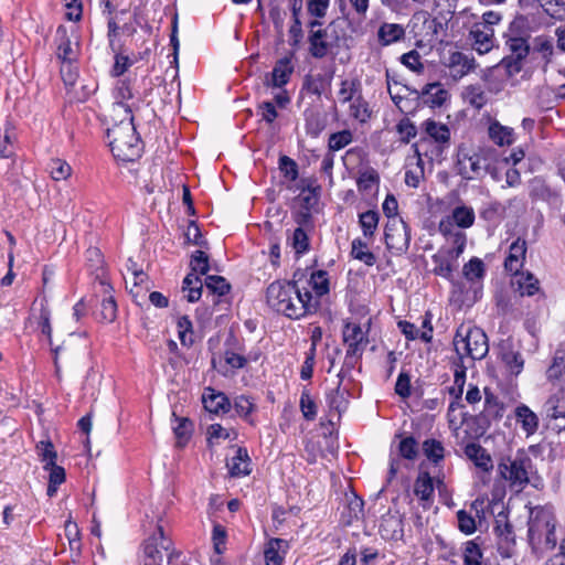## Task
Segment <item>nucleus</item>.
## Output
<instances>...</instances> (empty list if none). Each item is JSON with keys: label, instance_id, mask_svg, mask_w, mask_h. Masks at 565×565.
Masks as SVG:
<instances>
[{"label": "nucleus", "instance_id": "nucleus-14", "mask_svg": "<svg viewBox=\"0 0 565 565\" xmlns=\"http://www.w3.org/2000/svg\"><path fill=\"white\" fill-rule=\"evenodd\" d=\"M306 185L302 186L301 192L298 196L301 212L297 217L299 224H305L310 218L311 210L318 204L320 196V185L312 180H302Z\"/></svg>", "mask_w": 565, "mask_h": 565}, {"label": "nucleus", "instance_id": "nucleus-28", "mask_svg": "<svg viewBox=\"0 0 565 565\" xmlns=\"http://www.w3.org/2000/svg\"><path fill=\"white\" fill-rule=\"evenodd\" d=\"M514 416L518 424L526 437L534 435L540 425L539 416L525 404L518 405L514 409Z\"/></svg>", "mask_w": 565, "mask_h": 565}, {"label": "nucleus", "instance_id": "nucleus-18", "mask_svg": "<svg viewBox=\"0 0 565 565\" xmlns=\"http://www.w3.org/2000/svg\"><path fill=\"white\" fill-rule=\"evenodd\" d=\"M542 414L550 420H555V428L565 429V398L554 394L543 405Z\"/></svg>", "mask_w": 565, "mask_h": 565}, {"label": "nucleus", "instance_id": "nucleus-42", "mask_svg": "<svg viewBox=\"0 0 565 565\" xmlns=\"http://www.w3.org/2000/svg\"><path fill=\"white\" fill-rule=\"evenodd\" d=\"M202 288V280L195 274H188L183 279L182 290L186 292L185 298L189 302H195L201 298Z\"/></svg>", "mask_w": 565, "mask_h": 565}, {"label": "nucleus", "instance_id": "nucleus-9", "mask_svg": "<svg viewBox=\"0 0 565 565\" xmlns=\"http://www.w3.org/2000/svg\"><path fill=\"white\" fill-rule=\"evenodd\" d=\"M302 276L303 273L297 271L294 274V294H290L287 303L291 302L299 308L296 310V315H285L290 319H300L316 312L318 308V300L313 298L307 286L302 285Z\"/></svg>", "mask_w": 565, "mask_h": 565}, {"label": "nucleus", "instance_id": "nucleus-24", "mask_svg": "<svg viewBox=\"0 0 565 565\" xmlns=\"http://www.w3.org/2000/svg\"><path fill=\"white\" fill-rule=\"evenodd\" d=\"M457 260L458 258H456L454 255L444 248H440L436 254L431 256L434 274L445 279L451 280Z\"/></svg>", "mask_w": 565, "mask_h": 565}, {"label": "nucleus", "instance_id": "nucleus-50", "mask_svg": "<svg viewBox=\"0 0 565 565\" xmlns=\"http://www.w3.org/2000/svg\"><path fill=\"white\" fill-rule=\"evenodd\" d=\"M353 141V134L349 129L337 131L330 135L328 149L330 152L339 151Z\"/></svg>", "mask_w": 565, "mask_h": 565}, {"label": "nucleus", "instance_id": "nucleus-39", "mask_svg": "<svg viewBox=\"0 0 565 565\" xmlns=\"http://www.w3.org/2000/svg\"><path fill=\"white\" fill-rule=\"evenodd\" d=\"M489 137L498 146H510L514 141V131L510 127L493 121L489 126Z\"/></svg>", "mask_w": 565, "mask_h": 565}, {"label": "nucleus", "instance_id": "nucleus-41", "mask_svg": "<svg viewBox=\"0 0 565 565\" xmlns=\"http://www.w3.org/2000/svg\"><path fill=\"white\" fill-rule=\"evenodd\" d=\"M349 116L364 124L371 118V109L367 102L359 94L349 106Z\"/></svg>", "mask_w": 565, "mask_h": 565}, {"label": "nucleus", "instance_id": "nucleus-43", "mask_svg": "<svg viewBox=\"0 0 565 565\" xmlns=\"http://www.w3.org/2000/svg\"><path fill=\"white\" fill-rule=\"evenodd\" d=\"M367 242L369 241H366L365 238L353 239L351 254L355 259L364 263L365 265L373 266L376 262V257L372 252L369 250Z\"/></svg>", "mask_w": 565, "mask_h": 565}, {"label": "nucleus", "instance_id": "nucleus-63", "mask_svg": "<svg viewBox=\"0 0 565 565\" xmlns=\"http://www.w3.org/2000/svg\"><path fill=\"white\" fill-rule=\"evenodd\" d=\"M235 431L224 428L221 424H212L207 428V441L210 445L218 443L220 439H234Z\"/></svg>", "mask_w": 565, "mask_h": 565}, {"label": "nucleus", "instance_id": "nucleus-37", "mask_svg": "<svg viewBox=\"0 0 565 565\" xmlns=\"http://www.w3.org/2000/svg\"><path fill=\"white\" fill-rule=\"evenodd\" d=\"M505 47L510 52V55L505 57V60H514V63L518 64L523 61L529 52L530 45L524 38L521 36H511L505 40Z\"/></svg>", "mask_w": 565, "mask_h": 565}, {"label": "nucleus", "instance_id": "nucleus-38", "mask_svg": "<svg viewBox=\"0 0 565 565\" xmlns=\"http://www.w3.org/2000/svg\"><path fill=\"white\" fill-rule=\"evenodd\" d=\"M515 277L514 285H516V291L521 296H533L540 290V282L535 276L529 271L513 274Z\"/></svg>", "mask_w": 565, "mask_h": 565}, {"label": "nucleus", "instance_id": "nucleus-11", "mask_svg": "<svg viewBox=\"0 0 565 565\" xmlns=\"http://www.w3.org/2000/svg\"><path fill=\"white\" fill-rule=\"evenodd\" d=\"M114 104L111 108L113 118L131 117L135 106L132 89L128 82L118 81L114 92Z\"/></svg>", "mask_w": 565, "mask_h": 565}, {"label": "nucleus", "instance_id": "nucleus-19", "mask_svg": "<svg viewBox=\"0 0 565 565\" xmlns=\"http://www.w3.org/2000/svg\"><path fill=\"white\" fill-rule=\"evenodd\" d=\"M425 134L437 143L438 150L443 151L450 146V129L447 125L434 119H427L422 125Z\"/></svg>", "mask_w": 565, "mask_h": 565}, {"label": "nucleus", "instance_id": "nucleus-32", "mask_svg": "<svg viewBox=\"0 0 565 565\" xmlns=\"http://www.w3.org/2000/svg\"><path fill=\"white\" fill-rule=\"evenodd\" d=\"M57 50L56 55L62 63L74 62L77 56V45H73L66 30L60 26L56 31Z\"/></svg>", "mask_w": 565, "mask_h": 565}, {"label": "nucleus", "instance_id": "nucleus-51", "mask_svg": "<svg viewBox=\"0 0 565 565\" xmlns=\"http://www.w3.org/2000/svg\"><path fill=\"white\" fill-rule=\"evenodd\" d=\"M49 171L53 180L64 181L72 174L71 166L63 159L55 158L49 163Z\"/></svg>", "mask_w": 565, "mask_h": 565}, {"label": "nucleus", "instance_id": "nucleus-58", "mask_svg": "<svg viewBox=\"0 0 565 565\" xmlns=\"http://www.w3.org/2000/svg\"><path fill=\"white\" fill-rule=\"evenodd\" d=\"M303 116L307 134L311 137H318L324 128V124L321 120L319 114L307 109L305 110Z\"/></svg>", "mask_w": 565, "mask_h": 565}, {"label": "nucleus", "instance_id": "nucleus-8", "mask_svg": "<svg viewBox=\"0 0 565 565\" xmlns=\"http://www.w3.org/2000/svg\"><path fill=\"white\" fill-rule=\"evenodd\" d=\"M385 244L394 255L405 254L411 244V228L401 217L388 220L384 231Z\"/></svg>", "mask_w": 565, "mask_h": 565}, {"label": "nucleus", "instance_id": "nucleus-36", "mask_svg": "<svg viewBox=\"0 0 565 565\" xmlns=\"http://www.w3.org/2000/svg\"><path fill=\"white\" fill-rule=\"evenodd\" d=\"M359 225L363 237L372 241L379 227L380 213L376 210H367L359 214Z\"/></svg>", "mask_w": 565, "mask_h": 565}, {"label": "nucleus", "instance_id": "nucleus-13", "mask_svg": "<svg viewBox=\"0 0 565 565\" xmlns=\"http://www.w3.org/2000/svg\"><path fill=\"white\" fill-rule=\"evenodd\" d=\"M337 39L338 36L332 29V24L328 25L326 29H318L315 32H309L308 42L310 54L315 58H323L333 45V40Z\"/></svg>", "mask_w": 565, "mask_h": 565}, {"label": "nucleus", "instance_id": "nucleus-22", "mask_svg": "<svg viewBox=\"0 0 565 565\" xmlns=\"http://www.w3.org/2000/svg\"><path fill=\"white\" fill-rule=\"evenodd\" d=\"M202 402L204 404V408L214 414L228 413L232 407V403L226 394L223 392H216L212 387H206L204 390Z\"/></svg>", "mask_w": 565, "mask_h": 565}, {"label": "nucleus", "instance_id": "nucleus-57", "mask_svg": "<svg viewBox=\"0 0 565 565\" xmlns=\"http://www.w3.org/2000/svg\"><path fill=\"white\" fill-rule=\"evenodd\" d=\"M360 90V83L358 81L343 79L341 82L338 97L340 103L345 104L352 102Z\"/></svg>", "mask_w": 565, "mask_h": 565}, {"label": "nucleus", "instance_id": "nucleus-59", "mask_svg": "<svg viewBox=\"0 0 565 565\" xmlns=\"http://www.w3.org/2000/svg\"><path fill=\"white\" fill-rule=\"evenodd\" d=\"M494 531L501 540L507 543H514L513 526L509 523L503 513L497 516Z\"/></svg>", "mask_w": 565, "mask_h": 565}, {"label": "nucleus", "instance_id": "nucleus-23", "mask_svg": "<svg viewBox=\"0 0 565 565\" xmlns=\"http://www.w3.org/2000/svg\"><path fill=\"white\" fill-rule=\"evenodd\" d=\"M288 550V541L278 537L268 540L264 548L265 564L282 565Z\"/></svg>", "mask_w": 565, "mask_h": 565}, {"label": "nucleus", "instance_id": "nucleus-47", "mask_svg": "<svg viewBox=\"0 0 565 565\" xmlns=\"http://www.w3.org/2000/svg\"><path fill=\"white\" fill-rule=\"evenodd\" d=\"M233 407L239 417H242L246 422L253 424L250 415L255 411L256 405L249 396H246V395L236 396L234 398Z\"/></svg>", "mask_w": 565, "mask_h": 565}, {"label": "nucleus", "instance_id": "nucleus-60", "mask_svg": "<svg viewBox=\"0 0 565 565\" xmlns=\"http://www.w3.org/2000/svg\"><path fill=\"white\" fill-rule=\"evenodd\" d=\"M178 335L183 345H191L193 343V326L188 316H182L178 319Z\"/></svg>", "mask_w": 565, "mask_h": 565}, {"label": "nucleus", "instance_id": "nucleus-34", "mask_svg": "<svg viewBox=\"0 0 565 565\" xmlns=\"http://www.w3.org/2000/svg\"><path fill=\"white\" fill-rule=\"evenodd\" d=\"M99 286L105 294V298L102 300L100 316L103 320L113 322L117 315V303L111 295L113 287L106 281V279H102L99 281Z\"/></svg>", "mask_w": 565, "mask_h": 565}, {"label": "nucleus", "instance_id": "nucleus-15", "mask_svg": "<svg viewBox=\"0 0 565 565\" xmlns=\"http://www.w3.org/2000/svg\"><path fill=\"white\" fill-rule=\"evenodd\" d=\"M438 231L451 245V247L443 248L454 255L456 258H459L460 255L465 252L467 235L452 226L448 221H439Z\"/></svg>", "mask_w": 565, "mask_h": 565}, {"label": "nucleus", "instance_id": "nucleus-26", "mask_svg": "<svg viewBox=\"0 0 565 565\" xmlns=\"http://www.w3.org/2000/svg\"><path fill=\"white\" fill-rule=\"evenodd\" d=\"M463 452L473 465L483 472H490L493 468V461L489 452L477 443H468Z\"/></svg>", "mask_w": 565, "mask_h": 565}, {"label": "nucleus", "instance_id": "nucleus-2", "mask_svg": "<svg viewBox=\"0 0 565 565\" xmlns=\"http://www.w3.org/2000/svg\"><path fill=\"white\" fill-rule=\"evenodd\" d=\"M454 347L460 362L466 356L472 361L482 360L489 352L488 338L483 330L465 323L456 331Z\"/></svg>", "mask_w": 565, "mask_h": 565}, {"label": "nucleus", "instance_id": "nucleus-7", "mask_svg": "<svg viewBox=\"0 0 565 565\" xmlns=\"http://www.w3.org/2000/svg\"><path fill=\"white\" fill-rule=\"evenodd\" d=\"M171 544V541L164 536L160 519L153 532L143 542L139 565H162L163 551H169Z\"/></svg>", "mask_w": 565, "mask_h": 565}, {"label": "nucleus", "instance_id": "nucleus-31", "mask_svg": "<svg viewBox=\"0 0 565 565\" xmlns=\"http://www.w3.org/2000/svg\"><path fill=\"white\" fill-rule=\"evenodd\" d=\"M405 38V29L398 23L384 22L377 30V41L382 46H388Z\"/></svg>", "mask_w": 565, "mask_h": 565}, {"label": "nucleus", "instance_id": "nucleus-17", "mask_svg": "<svg viewBox=\"0 0 565 565\" xmlns=\"http://www.w3.org/2000/svg\"><path fill=\"white\" fill-rule=\"evenodd\" d=\"M472 47L479 54H486L493 47L494 31L484 23H473L469 32Z\"/></svg>", "mask_w": 565, "mask_h": 565}, {"label": "nucleus", "instance_id": "nucleus-3", "mask_svg": "<svg viewBox=\"0 0 565 565\" xmlns=\"http://www.w3.org/2000/svg\"><path fill=\"white\" fill-rule=\"evenodd\" d=\"M295 72L294 54H289L275 62L271 72L264 76V85L276 89L274 100L280 109H285L291 103V96L285 86L290 82Z\"/></svg>", "mask_w": 565, "mask_h": 565}, {"label": "nucleus", "instance_id": "nucleus-29", "mask_svg": "<svg viewBox=\"0 0 565 565\" xmlns=\"http://www.w3.org/2000/svg\"><path fill=\"white\" fill-rule=\"evenodd\" d=\"M476 214L471 206L461 204L452 209L450 215L440 221H448L452 226L470 228L475 224Z\"/></svg>", "mask_w": 565, "mask_h": 565}, {"label": "nucleus", "instance_id": "nucleus-5", "mask_svg": "<svg viewBox=\"0 0 565 565\" xmlns=\"http://www.w3.org/2000/svg\"><path fill=\"white\" fill-rule=\"evenodd\" d=\"M532 468V459L524 452H518L514 458L499 463L501 476L519 490L529 483Z\"/></svg>", "mask_w": 565, "mask_h": 565}, {"label": "nucleus", "instance_id": "nucleus-62", "mask_svg": "<svg viewBox=\"0 0 565 565\" xmlns=\"http://www.w3.org/2000/svg\"><path fill=\"white\" fill-rule=\"evenodd\" d=\"M396 131L403 143H408L417 135L415 124L407 117L402 118L396 125Z\"/></svg>", "mask_w": 565, "mask_h": 565}, {"label": "nucleus", "instance_id": "nucleus-21", "mask_svg": "<svg viewBox=\"0 0 565 565\" xmlns=\"http://www.w3.org/2000/svg\"><path fill=\"white\" fill-rule=\"evenodd\" d=\"M447 66L451 77L460 79L476 68V61L462 52H454L449 56Z\"/></svg>", "mask_w": 565, "mask_h": 565}, {"label": "nucleus", "instance_id": "nucleus-16", "mask_svg": "<svg viewBox=\"0 0 565 565\" xmlns=\"http://www.w3.org/2000/svg\"><path fill=\"white\" fill-rule=\"evenodd\" d=\"M499 358L512 375H519L523 371L524 360L521 352L514 349L511 339L499 343Z\"/></svg>", "mask_w": 565, "mask_h": 565}, {"label": "nucleus", "instance_id": "nucleus-30", "mask_svg": "<svg viewBox=\"0 0 565 565\" xmlns=\"http://www.w3.org/2000/svg\"><path fill=\"white\" fill-rule=\"evenodd\" d=\"M302 285L310 287V289L315 292L316 298L319 301V298L327 295L329 292V275L326 270H312L310 273L309 278L303 274L302 276Z\"/></svg>", "mask_w": 565, "mask_h": 565}, {"label": "nucleus", "instance_id": "nucleus-48", "mask_svg": "<svg viewBox=\"0 0 565 565\" xmlns=\"http://www.w3.org/2000/svg\"><path fill=\"white\" fill-rule=\"evenodd\" d=\"M422 449L426 458L436 465L445 457V448L439 440L426 439L423 443Z\"/></svg>", "mask_w": 565, "mask_h": 565}, {"label": "nucleus", "instance_id": "nucleus-10", "mask_svg": "<svg viewBox=\"0 0 565 565\" xmlns=\"http://www.w3.org/2000/svg\"><path fill=\"white\" fill-rule=\"evenodd\" d=\"M290 294H294L292 280H276L273 281L266 290V300L270 308L282 315H296L299 308L291 302H288Z\"/></svg>", "mask_w": 565, "mask_h": 565}, {"label": "nucleus", "instance_id": "nucleus-27", "mask_svg": "<svg viewBox=\"0 0 565 565\" xmlns=\"http://www.w3.org/2000/svg\"><path fill=\"white\" fill-rule=\"evenodd\" d=\"M414 494L418 498L424 509L431 505L434 499L433 478L428 472H419L414 483Z\"/></svg>", "mask_w": 565, "mask_h": 565}, {"label": "nucleus", "instance_id": "nucleus-64", "mask_svg": "<svg viewBox=\"0 0 565 565\" xmlns=\"http://www.w3.org/2000/svg\"><path fill=\"white\" fill-rule=\"evenodd\" d=\"M291 246L297 255H302L309 250V237L302 227H297L291 236Z\"/></svg>", "mask_w": 565, "mask_h": 565}, {"label": "nucleus", "instance_id": "nucleus-20", "mask_svg": "<svg viewBox=\"0 0 565 565\" xmlns=\"http://www.w3.org/2000/svg\"><path fill=\"white\" fill-rule=\"evenodd\" d=\"M526 242L525 239H522L518 237L509 247L508 256L504 260V268L505 270L518 274V271H521V268L524 265L525 256H526Z\"/></svg>", "mask_w": 565, "mask_h": 565}, {"label": "nucleus", "instance_id": "nucleus-33", "mask_svg": "<svg viewBox=\"0 0 565 565\" xmlns=\"http://www.w3.org/2000/svg\"><path fill=\"white\" fill-rule=\"evenodd\" d=\"M232 477H245L250 473V459L246 448H237L234 457L227 461Z\"/></svg>", "mask_w": 565, "mask_h": 565}, {"label": "nucleus", "instance_id": "nucleus-52", "mask_svg": "<svg viewBox=\"0 0 565 565\" xmlns=\"http://www.w3.org/2000/svg\"><path fill=\"white\" fill-rule=\"evenodd\" d=\"M15 134L12 128L6 127L3 135H0V157L9 159L15 154Z\"/></svg>", "mask_w": 565, "mask_h": 565}, {"label": "nucleus", "instance_id": "nucleus-1", "mask_svg": "<svg viewBox=\"0 0 565 565\" xmlns=\"http://www.w3.org/2000/svg\"><path fill=\"white\" fill-rule=\"evenodd\" d=\"M107 141L115 158L121 161H135L140 158L142 142L134 125V116L120 117L107 129Z\"/></svg>", "mask_w": 565, "mask_h": 565}, {"label": "nucleus", "instance_id": "nucleus-6", "mask_svg": "<svg viewBox=\"0 0 565 565\" xmlns=\"http://www.w3.org/2000/svg\"><path fill=\"white\" fill-rule=\"evenodd\" d=\"M342 335L347 347L343 366L353 369L369 343L367 333L360 324L348 322L344 324Z\"/></svg>", "mask_w": 565, "mask_h": 565}, {"label": "nucleus", "instance_id": "nucleus-12", "mask_svg": "<svg viewBox=\"0 0 565 565\" xmlns=\"http://www.w3.org/2000/svg\"><path fill=\"white\" fill-rule=\"evenodd\" d=\"M462 275L470 285L469 290H467V299L477 300L486 275L484 263L478 257H472L463 265Z\"/></svg>", "mask_w": 565, "mask_h": 565}, {"label": "nucleus", "instance_id": "nucleus-61", "mask_svg": "<svg viewBox=\"0 0 565 565\" xmlns=\"http://www.w3.org/2000/svg\"><path fill=\"white\" fill-rule=\"evenodd\" d=\"M482 552L475 541H468L463 546V565H481Z\"/></svg>", "mask_w": 565, "mask_h": 565}, {"label": "nucleus", "instance_id": "nucleus-55", "mask_svg": "<svg viewBox=\"0 0 565 565\" xmlns=\"http://www.w3.org/2000/svg\"><path fill=\"white\" fill-rule=\"evenodd\" d=\"M380 183V175L374 169H367L360 173L356 185L361 192H370L374 186Z\"/></svg>", "mask_w": 565, "mask_h": 565}, {"label": "nucleus", "instance_id": "nucleus-40", "mask_svg": "<svg viewBox=\"0 0 565 565\" xmlns=\"http://www.w3.org/2000/svg\"><path fill=\"white\" fill-rule=\"evenodd\" d=\"M341 380L339 381L337 387L328 391L326 393V402L328 404V407L331 411H335L339 415L343 413L349 404V401L345 396V391L340 390Z\"/></svg>", "mask_w": 565, "mask_h": 565}, {"label": "nucleus", "instance_id": "nucleus-35", "mask_svg": "<svg viewBox=\"0 0 565 565\" xmlns=\"http://www.w3.org/2000/svg\"><path fill=\"white\" fill-rule=\"evenodd\" d=\"M459 173L462 178L467 180H471L475 177L479 175L482 167H481V157L479 154H462L458 159Z\"/></svg>", "mask_w": 565, "mask_h": 565}, {"label": "nucleus", "instance_id": "nucleus-53", "mask_svg": "<svg viewBox=\"0 0 565 565\" xmlns=\"http://www.w3.org/2000/svg\"><path fill=\"white\" fill-rule=\"evenodd\" d=\"M463 97L472 107L477 109H481L487 103L486 93L479 85H470L466 87Z\"/></svg>", "mask_w": 565, "mask_h": 565}, {"label": "nucleus", "instance_id": "nucleus-54", "mask_svg": "<svg viewBox=\"0 0 565 565\" xmlns=\"http://www.w3.org/2000/svg\"><path fill=\"white\" fill-rule=\"evenodd\" d=\"M36 451L41 461L43 462V468H47V466H53L56 462L57 454L54 449L51 440H41L36 444Z\"/></svg>", "mask_w": 565, "mask_h": 565}, {"label": "nucleus", "instance_id": "nucleus-4", "mask_svg": "<svg viewBox=\"0 0 565 565\" xmlns=\"http://www.w3.org/2000/svg\"><path fill=\"white\" fill-rule=\"evenodd\" d=\"M527 536L534 552L553 550L556 535L552 515L543 510L537 511L529 521Z\"/></svg>", "mask_w": 565, "mask_h": 565}, {"label": "nucleus", "instance_id": "nucleus-45", "mask_svg": "<svg viewBox=\"0 0 565 565\" xmlns=\"http://www.w3.org/2000/svg\"><path fill=\"white\" fill-rule=\"evenodd\" d=\"M175 425L173 426V433L177 438V445L183 447L191 437L193 425L192 422L186 417H177L173 413Z\"/></svg>", "mask_w": 565, "mask_h": 565}, {"label": "nucleus", "instance_id": "nucleus-44", "mask_svg": "<svg viewBox=\"0 0 565 565\" xmlns=\"http://www.w3.org/2000/svg\"><path fill=\"white\" fill-rule=\"evenodd\" d=\"M87 266L92 274L96 275L98 281L104 278V259L103 254L97 247H89L85 253Z\"/></svg>", "mask_w": 565, "mask_h": 565}, {"label": "nucleus", "instance_id": "nucleus-25", "mask_svg": "<svg viewBox=\"0 0 565 565\" xmlns=\"http://www.w3.org/2000/svg\"><path fill=\"white\" fill-rule=\"evenodd\" d=\"M423 103L430 108L441 107L449 98V93L441 83L435 82L426 84L420 93Z\"/></svg>", "mask_w": 565, "mask_h": 565}, {"label": "nucleus", "instance_id": "nucleus-56", "mask_svg": "<svg viewBox=\"0 0 565 565\" xmlns=\"http://www.w3.org/2000/svg\"><path fill=\"white\" fill-rule=\"evenodd\" d=\"M277 108L279 107L274 99L271 102L265 100L258 105L257 115L260 117L262 121L270 126L279 116Z\"/></svg>", "mask_w": 565, "mask_h": 565}, {"label": "nucleus", "instance_id": "nucleus-46", "mask_svg": "<svg viewBox=\"0 0 565 565\" xmlns=\"http://www.w3.org/2000/svg\"><path fill=\"white\" fill-rule=\"evenodd\" d=\"M205 286L213 295V302L216 303L218 300L215 297H223L230 292L231 286L226 279L222 276L211 275L205 279Z\"/></svg>", "mask_w": 565, "mask_h": 565}, {"label": "nucleus", "instance_id": "nucleus-49", "mask_svg": "<svg viewBox=\"0 0 565 565\" xmlns=\"http://www.w3.org/2000/svg\"><path fill=\"white\" fill-rule=\"evenodd\" d=\"M299 407L302 413V416L307 420H315L317 417V404L313 397L310 394V391L308 387H303L300 401H299Z\"/></svg>", "mask_w": 565, "mask_h": 565}]
</instances>
